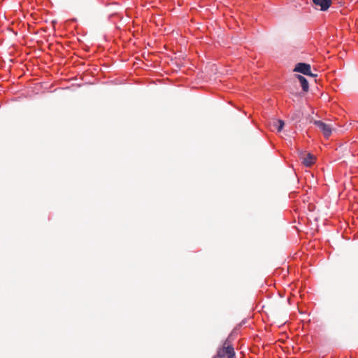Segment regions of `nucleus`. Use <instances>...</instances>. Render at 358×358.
Returning a JSON list of instances; mask_svg holds the SVG:
<instances>
[{
	"label": "nucleus",
	"instance_id": "39448f33",
	"mask_svg": "<svg viewBox=\"0 0 358 358\" xmlns=\"http://www.w3.org/2000/svg\"><path fill=\"white\" fill-rule=\"evenodd\" d=\"M302 164L306 167H310L315 163L316 158L315 157L311 154L308 153L306 156L301 157Z\"/></svg>",
	"mask_w": 358,
	"mask_h": 358
},
{
	"label": "nucleus",
	"instance_id": "7ed1b4c3",
	"mask_svg": "<svg viewBox=\"0 0 358 358\" xmlns=\"http://www.w3.org/2000/svg\"><path fill=\"white\" fill-rule=\"evenodd\" d=\"M314 124L322 131L325 137H329L331 134V128L329 124L324 123L321 120H315Z\"/></svg>",
	"mask_w": 358,
	"mask_h": 358
},
{
	"label": "nucleus",
	"instance_id": "0eeeda50",
	"mask_svg": "<svg viewBox=\"0 0 358 358\" xmlns=\"http://www.w3.org/2000/svg\"><path fill=\"white\" fill-rule=\"evenodd\" d=\"M278 123L277 130L278 131H281L285 126V122L282 120H278Z\"/></svg>",
	"mask_w": 358,
	"mask_h": 358
},
{
	"label": "nucleus",
	"instance_id": "423d86ee",
	"mask_svg": "<svg viewBox=\"0 0 358 358\" xmlns=\"http://www.w3.org/2000/svg\"><path fill=\"white\" fill-rule=\"evenodd\" d=\"M296 78L299 81L303 91L306 92H308L309 90V84L307 79L304 76L299 74L296 75Z\"/></svg>",
	"mask_w": 358,
	"mask_h": 358
},
{
	"label": "nucleus",
	"instance_id": "f257e3e1",
	"mask_svg": "<svg viewBox=\"0 0 358 358\" xmlns=\"http://www.w3.org/2000/svg\"><path fill=\"white\" fill-rule=\"evenodd\" d=\"M294 71L301 73L303 75L311 76V77L316 76L315 74L312 73L310 65L309 64L304 63V62L297 63L295 65Z\"/></svg>",
	"mask_w": 358,
	"mask_h": 358
},
{
	"label": "nucleus",
	"instance_id": "f03ea898",
	"mask_svg": "<svg viewBox=\"0 0 358 358\" xmlns=\"http://www.w3.org/2000/svg\"><path fill=\"white\" fill-rule=\"evenodd\" d=\"M217 356L220 357H224L227 356L228 358H234L235 352L232 345L224 346L222 349H220L217 351Z\"/></svg>",
	"mask_w": 358,
	"mask_h": 358
},
{
	"label": "nucleus",
	"instance_id": "20e7f679",
	"mask_svg": "<svg viewBox=\"0 0 358 358\" xmlns=\"http://www.w3.org/2000/svg\"><path fill=\"white\" fill-rule=\"evenodd\" d=\"M315 6L320 7L322 11L327 10L331 5V0H312Z\"/></svg>",
	"mask_w": 358,
	"mask_h": 358
}]
</instances>
